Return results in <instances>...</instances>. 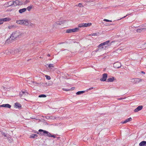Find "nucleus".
<instances>
[{
	"label": "nucleus",
	"instance_id": "obj_1",
	"mask_svg": "<svg viewBox=\"0 0 146 146\" xmlns=\"http://www.w3.org/2000/svg\"><path fill=\"white\" fill-rule=\"evenodd\" d=\"M24 33H20L19 31H16L14 32L11 35L10 37H12V39H19L23 35Z\"/></svg>",
	"mask_w": 146,
	"mask_h": 146
},
{
	"label": "nucleus",
	"instance_id": "obj_2",
	"mask_svg": "<svg viewBox=\"0 0 146 146\" xmlns=\"http://www.w3.org/2000/svg\"><path fill=\"white\" fill-rule=\"evenodd\" d=\"M38 131L40 132H43V133H40L41 135L47 136L48 137H53L54 138L56 137V136L55 135H52L50 133L47 131L42 129H40Z\"/></svg>",
	"mask_w": 146,
	"mask_h": 146
},
{
	"label": "nucleus",
	"instance_id": "obj_3",
	"mask_svg": "<svg viewBox=\"0 0 146 146\" xmlns=\"http://www.w3.org/2000/svg\"><path fill=\"white\" fill-rule=\"evenodd\" d=\"M110 40H108L105 42L100 44L98 46V48L100 49H105L109 45V44Z\"/></svg>",
	"mask_w": 146,
	"mask_h": 146
},
{
	"label": "nucleus",
	"instance_id": "obj_4",
	"mask_svg": "<svg viewBox=\"0 0 146 146\" xmlns=\"http://www.w3.org/2000/svg\"><path fill=\"white\" fill-rule=\"evenodd\" d=\"M78 28H76L74 29H69L67 30L66 31V33H70L73 32H75L78 31Z\"/></svg>",
	"mask_w": 146,
	"mask_h": 146
},
{
	"label": "nucleus",
	"instance_id": "obj_5",
	"mask_svg": "<svg viewBox=\"0 0 146 146\" xmlns=\"http://www.w3.org/2000/svg\"><path fill=\"white\" fill-rule=\"evenodd\" d=\"M92 25L90 23H81L78 25V26L79 27H86Z\"/></svg>",
	"mask_w": 146,
	"mask_h": 146
},
{
	"label": "nucleus",
	"instance_id": "obj_6",
	"mask_svg": "<svg viewBox=\"0 0 146 146\" xmlns=\"http://www.w3.org/2000/svg\"><path fill=\"white\" fill-rule=\"evenodd\" d=\"M108 74L106 73H104L102 75V77L101 78L100 80L102 81H106L107 77Z\"/></svg>",
	"mask_w": 146,
	"mask_h": 146
},
{
	"label": "nucleus",
	"instance_id": "obj_7",
	"mask_svg": "<svg viewBox=\"0 0 146 146\" xmlns=\"http://www.w3.org/2000/svg\"><path fill=\"white\" fill-rule=\"evenodd\" d=\"M121 64L119 62L115 63L113 64V67L116 68H119L121 67Z\"/></svg>",
	"mask_w": 146,
	"mask_h": 146
},
{
	"label": "nucleus",
	"instance_id": "obj_8",
	"mask_svg": "<svg viewBox=\"0 0 146 146\" xmlns=\"http://www.w3.org/2000/svg\"><path fill=\"white\" fill-rule=\"evenodd\" d=\"M13 1L14 3L13 5L15 6L17 5H20L22 4L21 2H20L18 0H15V1Z\"/></svg>",
	"mask_w": 146,
	"mask_h": 146
},
{
	"label": "nucleus",
	"instance_id": "obj_9",
	"mask_svg": "<svg viewBox=\"0 0 146 146\" xmlns=\"http://www.w3.org/2000/svg\"><path fill=\"white\" fill-rule=\"evenodd\" d=\"M143 108V106H139L134 110V111L135 112H137L141 110Z\"/></svg>",
	"mask_w": 146,
	"mask_h": 146
},
{
	"label": "nucleus",
	"instance_id": "obj_10",
	"mask_svg": "<svg viewBox=\"0 0 146 146\" xmlns=\"http://www.w3.org/2000/svg\"><path fill=\"white\" fill-rule=\"evenodd\" d=\"M11 20V19L9 18H5L3 19H0V22H3V21H9Z\"/></svg>",
	"mask_w": 146,
	"mask_h": 146
},
{
	"label": "nucleus",
	"instance_id": "obj_11",
	"mask_svg": "<svg viewBox=\"0 0 146 146\" xmlns=\"http://www.w3.org/2000/svg\"><path fill=\"white\" fill-rule=\"evenodd\" d=\"M11 106L9 104H3L0 105V107H3L10 108H11Z\"/></svg>",
	"mask_w": 146,
	"mask_h": 146
},
{
	"label": "nucleus",
	"instance_id": "obj_12",
	"mask_svg": "<svg viewBox=\"0 0 146 146\" xmlns=\"http://www.w3.org/2000/svg\"><path fill=\"white\" fill-rule=\"evenodd\" d=\"M22 23L23 25L27 26L29 23V22L27 20H23Z\"/></svg>",
	"mask_w": 146,
	"mask_h": 146
},
{
	"label": "nucleus",
	"instance_id": "obj_13",
	"mask_svg": "<svg viewBox=\"0 0 146 146\" xmlns=\"http://www.w3.org/2000/svg\"><path fill=\"white\" fill-rule=\"evenodd\" d=\"M142 80V79L139 78H135V84L138 83L139 82H141Z\"/></svg>",
	"mask_w": 146,
	"mask_h": 146
},
{
	"label": "nucleus",
	"instance_id": "obj_14",
	"mask_svg": "<svg viewBox=\"0 0 146 146\" xmlns=\"http://www.w3.org/2000/svg\"><path fill=\"white\" fill-rule=\"evenodd\" d=\"M139 146H146V141H143L139 144Z\"/></svg>",
	"mask_w": 146,
	"mask_h": 146
},
{
	"label": "nucleus",
	"instance_id": "obj_15",
	"mask_svg": "<svg viewBox=\"0 0 146 146\" xmlns=\"http://www.w3.org/2000/svg\"><path fill=\"white\" fill-rule=\"evenodd\" d=\"M132 120V118L131 117H130L129 118H128L127 119H126L125 121H124L123 122H122V123H127V122H129V121H131Z\"/></svg>",
	"mask_w": 146,
	"mask_h": 146
},
{
	"label": "nucleus",
	"instance_id": "obj_16",
	"mask_svg": "<svg viewBox=\"0 0 146 146\" xmlns=\"http://www.w3.org/2000/svg\"><path fill=\"white\" fill-rule=\"evenodd\" d=\"M27 10V9L26 8H23L22 9H20L19 10V12L20 13H22L24 12Z\"/></svg>",
	"mask_w": 146,
	"mask_h": 146
},
{
	"label": "nucleus",
	"instance_id": "obj_17",
	"mask_svg": "<svg viewBox=\"0 0 146 146\" xmlns=\"http://www.w3.org/2000/svg\"><path fill=\"white\" fill-rule=\"evenodd\" d=\"M13 1H11L9 2H8L7 3V5L8 6V7H9L13 5Z\"/></svg>",
	"mask_w": 146,
	"mask_h": 146
},
{
	"label": "nucleus",
	"instance_id": "obj_18",
	"mask_svg": "<svg viewBox=\"0 0 146 146\" xmlns=\"http://www.w3.org/2000/svg\"><path fill=\"white\" fill-rule=\"evenodd\" d=\"M38 135L35 134H32L30 136V138H35L37 137Z\"/></svg>",
	"mask_w": 146,
	"mask_h": 146
},
{
	"label": "nucleus",
	"instance_id": "obj_19",
	"mask_svg": "<svg viewBox=\"0 0 146 146\" xmlns=\"http://www.w3.org/2000/svg\"><path fill=\"white\" fill-rule=\"evenodd\" d=\"M114 80V78L113 77L112 78H110L107 79V82H113Z\"/></svg>",
	"mask_w": 146,
	"mask_h": 146
},
{
	"label": "nucleus",
	"instance_id": "obj_20",
	"mask_svg": "<svg viewBox=\"0 0 146 146\" xmlns=\"http://www.w3.org/2000/svg\"><path fill=\"white\" fill-rule=\"evenodd\" d=\"M15 105L17 108H20L21 107V105L19 103L16 102L15 103Z\"/></svg>",
	"mask_w": 146,
	"mask_h": 146
},
{
	"label": "nucleus",
	"instance_id": "obj_21",
	"mask_svg": "<svg viewBox=\"0 0 146 146\" xmlns=\"http://www.w3.org/2000/svg\"><path fill=\"white\" fill-rule=\"evenodd\" d=\"M84 91H80L76 93V94L77 95H79L81 94H83L84 92Z\"/></svg>",
	"mask_w": 146,
	"mask_h": 146
},
{
	"label": "nucleus",
	"instance_id": "obj_22",
	"mask_svg": "<svg viewBox=\"0 0 146 146\" xmlns=\"http://www.w3.org/2000/svg\"><path fill=\"white\" fill-rule=\"evenodd\" d=\"M23 21V20H20L17 21V23L18 24H22Z\"/></svg>",
	"mask_w": 146,
	"mask_h": 146
},
{
	"label": "nucleus",
	"instance_id": "obj_23",
	"mask_svg": "<svg viewBox=\"0 0 146 146\" xmlns=\"http://www.w3.org/2000/svg\"><path fill=\"white\" fill-rule=\"evenodd\" d=\"M46 96L44 94H40L38 96V97L40 98H45Z\"/></svg>",
	"mask_w": 146,
	"mask_h": 146
},
{
	"label": "nucleus",
	"instance_id": "obj_24",
	"mask_svg": "<svg viewBox=\"0 0 146 146\" xmlns=\"http://www.w3.org/2000/svg\"><path fill=\"white\" fill-rule=\"evenodd\" d=\"M99 33H93V34H92L90 35V36H97L98 35Z\"/></svg>",
	"mask_w": 146,
	"mask_h": 146
},
{
	"label": "nucleus",
	"instance_id": "obj_25",
	"mask_svg": "<svg viewBox=\"0 0 146 146\" xmlns=\"http://www.w3.org/2000/svg\"><path fill=\"white\" fill-rule=\"evenodd\" d=\"M45 77H46V79L48 80H50L51 78L50 76L47 75H45Z\"/></svg>",
	"mask_w": 146,
	"mask_h": 146
},
{
	"label": "nucleus",
	"instance_id": "obj_26",
	"mask_svg": "<svg viewBox=\"0 0 146 146\" xmlns=\"http://www.w3.org/2000/svg\"><path fill=\"white\" fill-rule=\"evenodd\" d=\"M54 66L53 64H49L48 65V67L50 68H51L52 67H53Z\"/></svg>",
	"mask_w": 146,
	"mask_h": 146
},
{
	"label": "nucleus",
	"instance_id": "obj_27",
	"mask_svg": "<svg viewBox=\"0 0 146 146\" xmlns=\"http://www.w3.org/2000/svg\"><path fill=\"white\" fill-rule=\"evenodd\" d=\"M137 33H140L141 32H142V30L141 29H137Z\"/></svg>",
	"mask_w": 146,
	"mask_h": 146
},
{
	"label": "nucleus",
	"instance_id": "obj_28",
	"mask_svg": "<svg viewBox=\"0 0 146 146\" xmlns=\"http://www.w3.org/2000/svg\"><path fill=\"white\" fill-rule=\"evenodd\" d=\"M78 6L79 7H83V6L82 5V3H79L78 4V5L77 6Z\"/></svg>",
	"mask_w": 146,
	"mask_h": 146
},
{
	"label": "nucleus",
	"instance_id": "obj_29",
	"mask_svg": "<svg viewBox=\"0 0 146 146\" xmlns=\"http://www.w3.org/2000/svg\"><path fill=\"white\" fill-rule=\"evenodd\" d=\"M32 7L31 6H29L27 8V10L29 11H30Z\"/></svg>",
	"mask_w": 146,
	"mask_h": 146
},
{
	"label": "nucleus",
	"instance_id": "obj_30",
	"mask_svg": "<svg viewBox=\"0 0 146 146\" xmlns=\"http://www.w3.org/2000/svg\"><path fill=\"white\" fill-rule=\"evenodd\" d=\"M131 82L133 83L134 84H135V78H133V79H132L131 80Z\"/></svg>",
	"mask_w": 146,
	"mask_h": 146
},
{
	"label": "nucleus",
	"instance_id": "obj_31",
	"mask_svg": "<svg viewBox=\"0 0 146 146\" xmlns=\"http://www.w3.org/2000/svg\"><path fill=\"white\" fill-rule=\"evenodd\" d=\"M142 32H144L146 31V28H141Z\"/></svg>",
	"mask_w": 146,
	"mask_h": 146
},
{
	"label": "nucleus",
	"instance_id": "obj_32",
	"mask_svg": "<svg viewBox=\"0 0 146 146\" xmlns=\"http://www.w3.org/2000/svg\"><path fill=\"white\" fill-rule=\"evenodd\" d=\"M62 90L64 91H70L69 89H65V88H63Z\"/></svg>",
	"mask_w": 146,
	"mask_h": 146
},
{
	"label": "nucleus",
	"instance_id": "obj_33",
	"mask_svg": "<svg viewBox=\"0 0 146 146\" xmlns=\"http://www.w3.org/2000/svg\"><path fill=\"white\" fill-rule=\"evenodd\" d=\"M21 93L23 94H28V93L27 92H25L24 91H22Z\"/></svg>",
	"mask_w": 146,
	"mask_h": 146
},
{
	"label": "nucleus",
	"instance_id": "obj_34",
	"mask_svg": "<svg viewBox=\"0 0 146 146\" xmlns=\"http://www.w3.org/2000/svg\"><path fill=\"white\" fill-rule=\"evenodd\" d=\"M2 135L4 136L5 137H7V135L5 134L4 133H2Z\"/></svg>",
	"mask_w": 146,
	"mask_h": 146
},
{
	"label": "nucleus",
	"instance_id": "obj_35",
	"mask_svg": "<svg viewBox=\"0 0 146 146\" xmlns=\"http://www.w3.org/2000/svg\"><path fill=\"white\" fill-rule=\"evenodd\" d=\"M75 87H72L71 88L69 89L70 91L74 90L75 89Z\"/></svg>",
	"mask_w": 146,
	"mask_h": 146
},
{
	"label": "nucleus",
	"instance_id": "obj_36",
	"mask_svg": "<svg viewBox=\"0 0 146 146\" xmlns=\"http://www.w3.org/2000/svg\"><path fill=\"white\" fill-rule=\"evenodd\" d=\"M24 94H22L21 92L20 94V96L21 97H22L24 95Z\"/></svg>",
	"mask_w": 146,
	"mask_h": 146
},
{
	"label": "nucleus",
	"instance_id": "obj_37",
	"mask_svg": "<svg viewBox=\"0 0 146 146\" xmlns=\"http://www.w3.org/2000/svg\"><path fill=\"white\" fill-rule=\"evenodd\" d=\"M94 88L93 87H92L90 88H89L88 89H87V91L90 90Z\"/></svg>",
	"mask_w": 146,
	"mask_h": 146
},
{
	"label": "nucleus",
	"instance_id": "obj_38",
	"mask_svg": "<svg viewBox=\"0 0 146 146\" xmlns=\"http://www.w3.org/2000/svg\"><path fill=\"white\" fill-rule=\"evenodd\" d=\"M104 21L107 22H109V20L107 19H104Z\"/></svg>",
	"mask_w": 146,
	"mask_h": 146
},
{
	"label": "nucleus",
	"instance_id": "obj_39",
	"mask_svg": "<svg viewBox=\"0 0 146 146\" xmlns=\"http://www.w3.org/2000/svg\"><path fill=\"white\" fill-rule=\"evenodd\" d=\"M50 118V117H48V116L45 117V118L47 119H49Z\"/></svg>",
	"mask_w": 146,
	"mask_h": 146
},
{
	"label": "nucleus",
	"instance_id": "obj_40",
	"mask_svg": "<svg viewBox=\"0 0 146 146\" xmlns=\"http://www.w3.org/2000/svg\"><path fill=\"white\" fill-rule=\"evenodd\" d=\"M62 22H58L57 24L59 25H61V24L62 23Z\"/></svg>",
	"mask_w": 146,
	"mask_h": 146
},
{
	"label": "nucleus",
	"instance_id": "obj_41",
	"mask_svg": "<svg viewBox=\"0 0 146 146\" xmlns=\"http://www.w3.org/2000/svg\"><path fill=\"white\" fill-rule=\"evenodd\" d=\"M88 1L90 2H92L94 0H87Z\"/></svg>",
	"mask_w": 146,
	"mask_h": 146
},
{
	"label": "nucleus",
	"instance_id": "obj_42",
	"mask_svg": "<svg viewBox=\"0 0 146 146\" xmlns=\"http://www.w3.org/2000/svg\"><path fill=\"white\" fill-rule=\"evenodd\" d=\"M41 133H43V132H40L39 131L38 132H37V134H39V135H40V134L41 135Z\"/></svg>",
	"mask_w": 146,
	"mask_h": 146
},
{
	"label": "nucleus",
	"instance_id": "obj_43",
	"mask_svg": "<svg viewBox=\"0 0 146 146\" xmlns=\"http://www.w3.org/2000/svg\"><path fill=\"white\" fill-rule=\"evenodd\" d=\"M13 27V26H9V27H8V28H9V29H10L12 28Z\"/></svg>",
	"mask_w": 146,
	"mask_h": 146
},
{
	"label": "nucleus",
	"instance_id": "obj_44",
	"mask_svg": "<svg viewBox=\"0 0 146 146\" xmlns=\"http://www.w3.org/2000/svg\"><path fill=\"white\" fill-rule=\"evenodd\" d=\"M124 99V98H118V99L119 100H121Z\"/></svg>",
	"mask_w": 146,
	"mask_h": 146
},
{
	"label": "nucleus",
	"instance_id": "obj_45",
	"mask_svg": "<svg viewBox=\"0 0 146 146\" xmlns=\"http://www.w3.org/2000/svg\"><path fill=\"white\" fill-rule=\"evenodd\" d=\"M11 53V52H8V53L7 52H6V53H7V54H10Z\"/></svg>",
	"mask_w": 146,
	"mask_h": 146
},
{
	"label": "nucleus",
	"instance_id": "obj_46",
	"mask_svg": "<svg viewBox=\"0 0 146 146\" xmlns=\"http://www.w3.org/2000/svg\"><path fill=\"white\" fill-rule=\"evenodd\" d=\"M141 72L143 74H145V72H143V71H141Z\"/></svg>",
	"mask_w": 146,
	"mask_h": 146
},
{
	"label": "nucleus",
	"instance_id": "obj_47",
	"mask_svg": "<svg viewBox=\"0 0 146 146\" xmlns=\"http://www.w3.org/2000/svg\"><path fill=\"white\" fill-rule=\"evenodd\" d=\"M47 56H48V57L50 56V55L49 54H48L47 55Z\"/></svg>",
	"mask_w": 146,
	"mask_h": 146
},
{
	"label": "nucleus",
	"instance_id": "obj_48",
	"mask_svg": "<svg viewBox=\"0 0 146 146\" xmlns=\"http://www.w3.org/2000/svg\"><path fill=\"white\" fill-rule=\"evenodd\" d=\"M126 16H124L121 19H122L123 18H124Z\"/></svg>",
	"mask_w": 146,
	"mask_h": 146
},
{
	"label": "nucleus",
	"instance_id": "obj_49",
	"mask_svg": "<svg viewBox=\"0 0 146 146\" xmlns=\"http://www.w3.org/2000/svg\"><path fill=\"white\" fill-rule=\"evenodd\" d=\"M60 138V137H57V138L58 139H59Z\"/></svg>",
	"mask_w": 146,
	"mask_h": 146
},
{
	"label": "nucleus",
	"instance_id": "obj_50",
	"mask_svg": "<svg viewBox=\"0 0 146 146\" xmlns=\"http://www.w3.org/2000/svg\"><path fill=\"white\" fill-rule=\"evenodd\" d=\"M9 39H7V41L8 42H9Z\"/></svg>",
	"mask_w": 146,
	"mask_h": 146
},
{
	"label": "nucleus",
	"instance_id": "obj_51",
	"mask_svg": "<svg viewBox=\"0 0 146 146\" xmlns=\"http://www.w3.org/2000/svg\"><path fill=\"white\" fill-rule=\"evenodd\" d=\"M27 95L28 94H24V96L25 95L26 96V95Z\"/></svg>",
	"mask_w": 146,
	"mask_h": 146
},
{
	"label": "nucleus",
	"instance_id": "obj_52",
	"mask_svg": "<svg viewBox=\"0 0 146 146\" xmlns=\"http://www.w3.org/2000/svg\"><path fill=\"white\" fill-rule=\"evenodd\" d=\"M112 22V21L109 20V22Z\"/></svg>",
	"mask_w": 146,
	"mask_h": 146
},
{
	"label": "nucleus",
	"instance_id": "obj_53",
	"mask_svg": "<svg viewBox=\"0 0 146 146\" xmlns=\"http://www.w3.org/2000/svg\"><path fill=\"white\" fill-rule=\"evenodd\" d=\"M27 0L25 1V3H27Z\"/></svg>",
	"mask_w": 146,
	"mask_h": 146
},
{
	"label": "nucleus",
	"instance_id": "obj_54",
	"mask_svg": "<svg viewBox=\"0 0 146 146\" xmlns=\"http://www.w3.org/2000/svg\"><path fill=\"white\" fill-rule=\"evenodd\" d=\"M27 0L25 1V3H27Z\"/></svg>",
	"mask_w": 146,
	"mask_h": 146
},
{
	"label": "nucleus",
	"instance_id": "obj_55",
	"mask_svg": "<svg viewBox=\"0 0 146 146\" xmlns=\"http://www.w3.org/2000/svg\"><path fill=\"white\" fill-rule=\"evenodd\" d=\"M3 88H5L4 86H3Z\"/></svg>",
	"mask_w": 146,
	"mask_h": 146
},
{
	"label": "nucleus",
	"instance_id": "obj_56",
	"mask_svg": "<svg viewBox=\"0 0 146 146\" xmlns=\"http://www.w3.org/2000/svg\"><path fill=\"white\" fill-rule=\"evenodd\" d=\"M64 43V42H62L61 43Z\"/></svg>",
	"mask_w": 146,
	"mask_h": 146
}]
</instances>
